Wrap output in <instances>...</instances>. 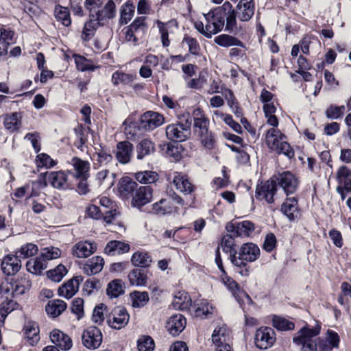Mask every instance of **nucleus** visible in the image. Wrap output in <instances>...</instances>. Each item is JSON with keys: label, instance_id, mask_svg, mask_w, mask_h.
<instances>
[{"label": "nucleus", "instance_id": "obj_58", "mask_svg": "<svg viewBox=\"0 0 351 351\" xmlns=\"http://www.w3.org/2000/svg\"><path fill=\"white\" fill-rule=\"evenodd\" d=\"M154 347V341L150 336L143 335L137 340V348L139 351H152Z\"/></svg>", "mask_w": 351, "mask_h": 351}, {"label": "nucleus", "instance_id": "obj_12", "mask_svg": "<svg viewBox=\"0 0 351 351\" xmlns=\"http://www.w3.org/2000/svg\"><path fill=\"white\" fill-rule=\"evenodd\" d=\"M140 121L143 130L148 132L162 125L165 122V118L159 112L147 111L141 116Z\"/></svg>", "mask_w": 351, "mask_h": 351}, {"label": "nucleus", "instance_id": "obj_39", "mask_svg": "<svg viewBox=\"0 0 351 351\" xmlns=\"http://www.w3.org/2000/svg\"><path fill=\"white\" fill-rule=\"evenodd\" d=\"M26 267L29 272L39 275L47 267V263L39 255L34 259L29 260L26 263Z\"/></svg>", "mask_w": 351, "mask_h": 351}, {"label": "nucleus", "instance_id": "obj_31", "mask_svg": "<svg viewBox=\"0 0 351 351\" xmlns=\"http://www.w3.org/2000/svg\"><path fill=\"white\" fill-rule=\"evenodd\" d=\"M130 249V246L128 243L120 241L113 240L109 241L107 243L104 249V252L108 255L113 256L116 254H121L126 253L129 252Z\"/></svg>", "mask_w": 351, "mask_h": 351}, {"label": "nucleus", "instance_id": "obj_15", "mask_svg": "<svg viewBox=\"0 0 351 351\" xmlns=\"http://www.w3.org/2000/svg\"><path fill=\"white\" fill-rule=\"evenodd\" d=\"M153 197V189L149 186H138L132 198L131 204L133 207L141 209L143 206L151 202Z\"/></svg>", "mask_w": 351, "mask_h": 351}, {"label": "nucleus", "instance_id": "obj_54", "mask_svg": "<svg viewBox=\"0 0 351 351\" xmlns=\"http://www.w3.org/2000/svg\"><path fill=\"white\" fill-rule=\"evenodd\" d=\"M135 178L140 183L152 184L158 180V175L154 171H145L136 173Z\"/></svg>", "mask_w": 351, "mask_h": 351}, {"label": "nucleus", "instance_id": "obj_60", "mask_svg": "<svg viewBox=\"0 0 351 351\" xmlns=\"http://www.w3.org/2000/svg\"><path fill=\"white\" fill-rule=\"evenodd\" d=\"M221 246L222 250L226 253H230V259L231 260L232 255L237 254V252L234 249V241L232 235L226 234L221 239Z\"/></svg>", "mask_w": 351, "mask_h": 351}, {"label": "nucleus", "instance_id": "obj_55", "mask_svg": "<svg viewBox=\"0 0 351 351\" xmlns=\"http://www.w3.org/2000/svg\"><path fill=\"white\" fill-rule=\"evenodd\" d=\"M153 210L157 215H164L172 213L173 208L169 200L162 199L158 202L153 204Z\"/></svg>", "mask_w": 351, "mask_h": 351}, {"label": "nucleus", "instance_id": "obj_56", "mask_svg": "<svg viewBox=\"0 0 351 351\" xmlns=\"http://www.w3.org/2000/svg\"><path fill=\"white\" fill-rule=\"evenodd\" d=\"M67 274V269L62 265H58L55 269L47 271V277L53 282H59Z\"/></svg>", "mask_w": 351, "mask_h": 351}, {"label": "nucleus", "instance_id": "obj_59", "mask_svg": "<svg viewBox=\"0 0 351 351\" xmlns=\"http://www.w3.org/2000/svg\"><path fill=\"white\" fill-rule=\"evenodd\" d=\"M273 326L279 330H291L294 329V324L288 319L274 316L272 319Z\"/></svg>", "mask_w": 351, "mask_h": 351}, {"label": "nucleus", "instance_id": "obj_42", "mask_svg": "<svg viewBox=\"0 0 351 351\" xmlns=\"http://www.w3.org/2000/svg\"><path fill=\"white\" fill-rule=\"evenodd\" d=\"M135 77V75L125 73L122 71H117L113 73L111 80L112 83L114 86H118L119 84L126 86L131 85Z\"/></svg>", "mask_w": 351, "mask_h": 351}, {"label": "nucleus", "instance_id": "obj_16", "mask_svg": "<svg viewBox=\"0 0 351 351\" xmlns=\"http://www.w3.org/2000/svg\"><path fill=\"white\" fill-rule=\"evenodd\" d=\"M192 117L193 119V130L197 136L203 134L204 132L209 130L210 121L201 108L194 109Z\"/></svg>", "mask_w": 351, "mask_h": 351}, {"label": "nucleus", "instance_id": "obj_4", "mask_svg": "<svg viewBox=\"0 0 351 351\" xmlns=\"http://www.w3.org/2000/svg\"><path fill=\"white\" fill-rule=\"evenodd\" d=\"M179 121L169 124L166 127V135L168 139L174 142L185 141L191 135V121L188 112L177 115Z\"/></svg>", "mask_w": 351, "mask_h": 351}, {"label": "nucleus", "instance_id": "obj_13", "mask_svg": "<svg viewBox=\"0 0 351 351\" xmlns=\"http://www.w3.org/2000/svg\"><path fill=\"white\" fill-rule=\"evenodd\" d=\"M279 186L283 189L287 195L296 192L299 181L294 174L290 171H285L280 173L276 180Z\"/></svg>", "mask_w": 351, "mask_h": 351}, {"label": "nucleus", "instance_id": "obj_2", "mask_svg": "<svg viewBox=\"0 0 351 351\" xmlns=\"http://www.w3.org/2000/svg\"><path fill=\"white\" fill-rule=\"evenodd\" d=\"M47 182L53 188L60 190L72 188V185L68 181L66 174L62 171L41 173L38 180L32 182V192L29 197L38 195V193L34 191V188H45L47 186Z\"/></svg>", "mask_w": 351, "mask_h": 351}, {"label": "nucleus", "instance_id": "obj_48", "mask_svg": "<svg viewBox=\"0 0 351 351\" xmlns=\"http://www.w3.org/2000/svg\"><path fill=\"white\" fill-rule=\"evenodd\" d=\"M73 58L78 71L81 72L95 71V66L93 64L90 60L86 59L85 57L78 54H74Z\"/></svg>", "mask_w": 351, "mask_h": 351}, {"label": "nucleus", "instance_id": "obj_5", "mask_svg": "<svg viewBox=\"0 0 351 351\" xmlns=\"http://www.w3.org/2000/svg\"><path fill=\"white\" fill-rule=\"evenodd\" d=\"M267 147L278 154H284L291 158L294 156V152L290 145L286 141V136L276 128L267 130L265 136Z\"/></svg>", "mask_w": 351, "mask_h": 351}, {"label": "nucleus", "instance_id": "obj_32", "mask_svg": "<svg viewBox=\"0 0 351 351\" xmlns=\"http://www.w3.org/2000/svg\"><path fill=\"white\" fill-rule=\"evenodd\" d=\"M66 308V302L60 299L49 300L45 306L47 313L51 317H58Z\"/></svg>", "mask_w": 351, "mask_h": 351}, {"label": "nucleus", "instance_id": "obj_26", "mask_svg": "<svg viewBox=\"0 0 351 351\" xmlns=\"http://www.w3.org/2000/svg\"><path fill=\"white\" fill-rule=\"evenodd\" d=\"M281 211L289 221H293L296 218L295 214L299 211L298 198L287 197L281 206Z\"/></svg>", "mask_w": 351, "mask_h": 351}, {"label": "nucleus", "instance_id": "obj_62", "mask_svg": "<svg viewBox=\"0 0 351 351\" xmlns=\"http://www.w3.org/2000/svg\"><path fill=\"white\" fill-rule=\"evenodd\" d=\"M61 255V250L55 247H47L42 250L40 256L47 262L50 260L58 258Z\"/></svg>", "mask_w": 351, "mask_h": 351}, {"label": "nucleus", "instance_id": "obj_43", "mask_svg": "<svg viewBox=\"0 0 351 351\" xmlns=\"http://www.w3.org/2000/svg\"><path fill=\"white\" fill-rule=\"evenodd\" d=\"M130 295L133 308H143L149 300V294L147 291H134Z\"/></svg>", "mask_w": 351, "mask_h": 351}, {"label": "nucleus", "instance_id": "obj_37", "mask_svg": "<svg viewBox=\"0 0 351 351\" xmlns=\"http://www.w3.org/2000/svg\"><path fill=\"white\" fill-rule=\"evenodd\" d=\"M229 332L226 326H220L215 329L212 341L216 348L223 346V345H229Z\"/></svg>", "mask_w": 351, "mask_h": 351}, {"label": "nucleus", "instance_id": "obj_63", "mask_svg": "<svg viewBox=\"0 0 351 351\" xmlns=\"http://www.w3.org/2000/svg\"><path fill=\"white\" fill-rule=\"evenodd\" d=\"M197 136L200 138L202 145L208 149H213L215 145V138L214 134L209 130L203 134H199Z\"/></svg>", "mask_w": 351, "mask_h": 351}, {"label": "nucleus", "instance_id": "obj_20", "mask_svg": "<svg viewBox=\"0 0 351 351\" xmlns=\"http://www.w3.org/2000/svg\"><path fill=\"white\" fill-rule=\"evenodd\" d=\"M21 267V259L16 254L5 256L1 263V269L7 276L15 274L20 270Z\"/></svg>", "mask_w": 351, "mask_h": 351}, {"label": "nucleus", "instance_id": "obj_22", "mask_svg": "<svg viewBox=\"0 0 351 351\" xmlns=\"http://www.w3.org/2000/svg\"><path fill=\"white\" fill-rule=\"evenodd\" d=\"M82 281L80 276H76L68 280L58 289V295L61 297L71 298L78 291L79 285Z\"/></svg>", "mask_w": 351, "mask_h": 351}, {"label": "nucleus", "instance_id": "obj_33", "mask_svg": "<svg viewBox=\"0 0 351 351\" xmlns=\"http://www.w3.org/2000/svg\"><path fill=\"white\" fill-rule=\"evenodd\" d=\"M99 204L104 208L102 210L105 213L104 221L111 223L118 214L116 209H113V202L108 197H102L99 199Z\"/></svg>", "mask_w": 351, "mask_h": 351}, {"label": "nucleus", "instance_id": "obj_64", "mask_svg": "<svg viewBox=\"0 0 351 351\" xmlns=\"http://www.w3.org/2000/svg\"><path fill=\"white\" fill-rule=\"evenodd\" d=\"M36 162L38 167L51 168L56 165V162L45 153L38 154Z\"/></svg>", "mask_w": 351, "mask_h": 351}, {"label": "nucleus", "instance_id": "obj_10", "mask_svg": "<svg viewBox=\"0 0 351 351\" xmlns=\"http://www.w3.org/2000/svg\"><path fill=\"white\" fill-rule=\"evenodd\" d=\"M130 319V315L123 306H116L109 315L108 323L114 329H121L127 325Z\"/></svg>", "mask_w": 351, "mask_h": 351}, {"label": "nucleus", "instance_id": "obj_19", "mask_svg": "<svg viewBox=\"0 0 351 351\" xmlns=\"http://www.w3.org/2000/svg\"><path fill=\"white\" fill-rule=\"evenodd\" d=\"M236 13L240 21H250L254 13L253 0H241L237 5Z\"/></svg>", "mask_w": 351, "mask_h": 351}, {"label": "nucleus", "instance_id": "obj_8", "mask_svg": "<svg viewBox=\"0 0 351 351\" xmlns=\"http://www.w3.org/2000/svg\"><path fill=\"white\" fill-rule=\"evenodd\" d=\"M224 275L225 276L222 278L224 285L231 291L242 309L245 311L246 304L248 305L252 304L251 298L245 291L239 289V285L234 280L228 276L226 273Z\"/></svg>", "mask_w": 351, "mask_h": 351}, {"label": "nucleus", "instance_id": "obj_9", "mask_svg": "<svg viewBox=\"0 0 351 351\" xmlns=\"http://www.w3.org/2000/svg\"><path fill=\"white\" fill-rule=\"evenodd\" d=\"M276 192V181L271 178L256 186L255 195L256 199H264L268 204H272L274 202V196Z\"/></svg>", "mask_w": 351, "mask_h": 351}, {"label": "nucleus", "instance_id": "obj_52", "mask_svg": "<svg viewBox=\"0 0 351 351\" xmlns=\"http://www.w3.org/2000/svg\"><path fill=\"white\" fill-rule=\"evenodd\" d=\"M108 295L110 298H117L124 293L122 281L119 279L114 280L109 282L106 290Z\"/></svg>", "mask_w": 351, "mask_h": 351}, {"label": "nucleus", "instance_id": "obj_47", "mask_svg": "<svg viewBox=\"0 0 351 351\" xmlns=\"http://www.w3.org/2000/svg\"><path fill=\"white\" fill-rule=\"evenodd\" d=\"M17 302L13 300H4L0 304V326H3L7 316L17 308Z\"/></svg>", "mask_w": 351, "mask_h": 351}, {"label": "nucleus", "instance_id": "obj_6", "mask_svg": "<svg viewBox=\"0 0 351 351\" xmlns=\"http://www.w3.org/2000/svg\"><path fill=\"white\" fill-rule=\"evenodd\" d=\"M319 328H309L303 327L293 337V343L298 346L301 351H317V344L313 338L319 333Z\"/></svg>", "mask_w": 351, "mask_h": 351}, {"label": "nucleus", "instance_id": "obj_57", "mask_svg": "<svg viewBox=\"0 0 351 351\" xmlns=\"http://www.w3.org/2000/svg\"><path fill=\"white\" fill-rule=\"evenodd\" d=\"M37 245L34 243H29L21 246L20 250L17 251L16 254L18 256V257H19L20 259H25L30 256H33L37 253Z\"/></svg>", "mask_w": 351, "mask_h": 351}, {"label": "nucleus", "instance_id": "obj_41", "mask_svg": "<svg viewBox=\"0 0 351 351\" xmlns=\"http://www.w3.org/2000/svg\"><path fill=\"white\" fill-rule=\"evenodd\" d=\"M214 41L218 45L223 47L238 46L243 47V43L238 38L228 34H221L215 38Z\"/></svg>", "mask_w": 351, "mask_h": 351}, {"label": "nucleus", "instance_id": "obj_18", "mask_svg": "<svg viewBox=\"0 0 351 351\" xmlns=\"http://www.w3.org/2000/svg\"><path fill=\"white\" fill-rule=\"evenodd\" d=\"M186 318L182 314L172 315L167 322L166 328L172 336H178L185 328Z\"/></svg>", "mask_w": 351, "mask_h": 351}, {"label": "nucleus", "instance_id": "obj_11", "mask_svg": "<svg viewBox=\"0 0 351 351\" xmlns=\"http://www.w3.org/2000/svg\"><path fill=\"white\" fill-rule=\"evenodd\" d=\"M275 332L269 327H263L258 329L255 334L254 341L257 348L267 349L275 342Z\"/></svg>", "mask_w": 351, "mask_h": 351}, {"label": "nucleus", "instance_id": "obj_27", "mask_svg": "<svg viewBox=\"0 0 351 351\" xmlns=\"http://www.w3.org/2000/svg\"><path fill=\"white\" fill-rule=\"evenodd\" d=\"M70 163L75 170V178H89L90 163L88 161L78 157H73Z\"/></svg>", "mask_w": 351, "mask_h": 351}, {"label": "nucleus", "instance_id": "obj_21", "mask_svg": "<svg viewBox=\"0 0 351 351\" xmlns=\"http://www.w3.org/2000/svg\"><path fill=\"white\" fill-rule=\"evenodd\" d=\"M134 151L133 145L128 141L119 142L117 145L116 158L121 164L130 161Z\"/></svg>", "mask_w": 351, "mask_h": 351}, {"label": "nucleus", "instance_id": "obj_38", "mask_svg": "<svg viewBox=\"0 0 351 351\" xmlns=\"http://www.w3.org/2000/svg\"><path fill=\"white\" fill-rule=\"evenodd\" d=\"M99 25V22L95 20L94 14L90 13V20L84 26L82 39L84 41H89L95 36V31Z\"/></svg>", "mask_w": 351, "mask_h": 351}, {"label": "nucleus", "instance_id": "obj_17", "mask_svg": "<svg viewBox=\"0 0 351 351\" xmlns=\"http://www.w3.org/2000/svg\"><path fill=\"white\" fill-rule=\"evenodd\" d=\"M97 250V244L89 241H80L74 245L72 254L77 258H86L93 254Z\"/></svg>", "mask_w": 351, "mask_h": 351}, {"label": "nucleus", "instance_id": "obj_34", "mask_svg": "<svg viewBox=\"0 0 351 351\" xmlns=\"http://www.w3.org/2000/svg\"><path fill=\"white\" fill-rule=\"evenodd\" d=\"M138 187V185L136 182L129 177H124L120 181L119 191L123 197H128L129 195H132L133 197Z\"/></svg>", "mask_w": 351, "mask_h": 351}, {"label": "nucleus", "instance_id": "obj_25", "mask_svg": "<svg viewBox=\"0 0 351 351\" xmlns=\"http://www.w3.org/2000/svg\"><path fill=\"white\" fill-rule=\"evenodd\" d=\"M172 182L178 190L185 194H190L195 189L187 176L178 172L173 173Z\"/></svg>", "mask_w": 351, "mask_h": 351}, {"label": "nucleus", "instance_id": "obj_24", "mask_svg": "<svg viewBox=\"0 0 351 351\" xmlns=\"http://www.w3.org/2000/svg\"><path fill=\"white\" fill-rule=\"evenodd\" d=\"M3 125L6 130L12 133L18 131L21 126L22 116L20 112H14L2 115Z\"/></svg>", "mask_w": 351, "mask_h": 351}, {"label": "nucleus", "instance_id": "obj_61", "mask_svg": "<svg viewBox=\"0 0 351 351\" xmlns=\"http://www.w3.org/2000/svg\"><path fill=\"white\" fill-rule=\"evenodd\" d=\"M135 6L130 2H126L121 11L120 22L121 24H127L132 19L134 13Z\"/></svg>", "mask_w": 351, "mask_h": 351}, {"label": "nucleus", "instance_id": "obj_35", "mask_svg": "<svg viewBox=\"0 0 351 351\" xmlns=\"http://www.w3.org/2000/svg\"><path fill=\"white\" fill-rule=\"evenodd\" d=\"M128 279L133 286H145L147 280V273L142 268H136L129 273Z\"/></svg>", "mask_w": 351, "mask_h": 351}, {"label": "nucleus", "instance_id": "obj_51", "mask_svg": "<svg viewBox=\"0 0 351 351\" xmlns=\"http://www.w3.org/2000/svg\"><path fill=\"white\" fill-rule=\"evenodd\" d=\"M226 99L228 106L231 108L232 112L234 114L237 118L241 119L243 117V112L239 107V103L234 95V93L230 90H227V94H226Z\"/></svg>", "mask_w": 351, "mask_h": 351}, {"label": "nucleus", "instance_id": "obj_14", "mask_svg": "<svg viewBox=\"0 0 351 351\" xmlns=\"http://www.w3.org/2000/svg\"><path fill=\"white\" fill-rule=\"evenodd\" d=\"M82 339L85 347L88 349H96L102 342V334L97 327L90 326L84 331Z\"/></svg>", "mask_w": 351, "mask_h": 351}, {"label": "nucleus", "instance_id": "obj_23", "mask_svg": "<svg viewBox=\"0 0 351 351\" xmlns=\"http://www.w3.org/2000/svg\"><path fill=\"white\" fill-rule=\"evenodd\" d=\"M50 339L57 348L64 350L71 348L73 343L71 338L59 330H53L51 332Z\"/></svg>", "mask_w": 351, "mask_h": 351}, {"label": "nucleus", "instance_id": "obj_45", "mask_svg": "<svg viewBox=\"0 0 351 351\" xmlns=\"http://www.w3.org/2000/svg\"><path fill=\"white\" fill-rule=\"evenodd\" d=\"M152 261V258L147 252H136L132 255L131 258L132 263L134 266L139 267H149Z\"/></svg>", "mask_w": 351, "mask_h": 351}, {"label": "nucleus", "instance_id": "obj_46", "mask_svg": "<svg viewBox=\"0 0 351 351\" xmlns=\"http://www.w3.org/2000/svg\"><path fill=\"white\" fill-rule=\"evenodd\" d=\"M25 334L29 344L35 345L39 340V328L35 322H28L25 326Z\"/></svg>", "mask_w": 351, "mask_h": 351}, {"label": "nucleus", "instance_id": "obj_36", "mask_svg": "<svg viewBox=\"0 0 351 351\" xmlns=\"http://www.w3.org/2000/svg\"><path fill=\"white\" fill-rule=\"evenodd\" d=\"M155 152V144L151 140L145 138L141 140L136 146V158L142 160Z\"/></svg>", "mask_w": 351, "mask_h": 351}, {"label": "nucleus", "instance_id": "obj_30", "mask_svg": "<svg viewBox=\"0 0 351 351\" xmlns=\"http://www.w3.org/2000/svg\"><path fill=\"white\" fill-rule=\"evenodd\" d=\"M104 261L101 256H96L88 260L83 265V271L88 276L100 272L104 267Z\"/></svg>", "mask_w": 351, "mask_h": 351}, {"label": "nucleus", "instance_id": "obj_44", "mask_svg": "<svg viewBox=\"0 0 351 351\" xmlns=\"http://www.w3.org/2000/svg\"><path fill=\"white\" fill-rule=\"evenodd\" d=\"M196 317H206L208 314L213 313V306L206 300L201 299L195 302L194 306Z\"/></svg>", "mask_w": 351, "mask_h": 351}, {"label": "nucleus", "instance_id": "obj_7", "mask_svg": "<svg viewBox=\"0 0 351 351\" xmlns=\"http://www.w3.org/2000/svg\"><path fill=\"white\" fill-rule=\"evenodd\" d=\"M146 17L136 18L127 28L125 32V40L133 46L138 45V40L147 32Z\"/></svg>", "mask_w": 351, "mask_h": 351}, {"label": "nucleus", "instance_id": "obj_50", "mask_svg": "<svg viewBox=\"0 0 351 351\" xmlns=\"http://www.w3.org/2000/svg\"><path fill=\"white\" fill-rule=\"evenodd\" d=\"M237 13L236 11L232 8V5L230 3V11L226 14V25L225 30L230 33L236 34L237 32Z\"/></svg>", "mask_w": 351, "mask_h": 351}, {"label": "nucleus", "instance_id": "obj_1", "mask_svg": "<svg viewBox=\"0 0 351 351\" xmlns=\"http://www.w3.org/2000/svg\"><path fill=\"white\" fill-rule=\"evenodd\" d=\"M260 256L258 246L253 243L243 244L237 254L232 255L231 263L235 267V271L242 276H248L250 273V267L247 263L256 261Z\"/></svg>", "mask_w": 351, "mask_h": 351}, {"label": "nucleus", "instance_id": "obj_49", "mask_svg": "<svg viewBox=\"0 0 351 351\" xmlns=\"http://www.w3.org/2000/svg\"><path fill=\"white\" fill-rule=\"evenodd\" d=\"M56 19L62 23L65 27H69L71 24L70 13L66 7L60 5H56L54 9Z\"/></svg>", "mask_w": 351, "mask_h": 351}, {"label": "nucleus", "instance_id": "obj_3", "mask_svg": "<svg viewBox=\"0 0 351 351\" xmlns=\"http://www.w3.org/2000/svg\"><path fill=\"white\" fill-rule=\"evenodd\" d=\"M230 11V3L226 1L222 5L204 14L206 21V38H211L213 35L221 32L225 25L226 14Z\"/></svg>", "mask_w": 351, "mask_h": 351}, {"label": "nucleus", "instance_id": "obj_28", "mask_svg": "<svg viewBox=\"0 0 351 351\" xmlns=\"http://www.w3.org/2000/svg\"><path fill=\"white\" fill-rule=\"evenodd\" d=\"M229 232H231L237 236H250L255 229L254 223L250 221H243L238 223L236 226L231 225L227 228Z\"/></svg>", "mask_w": 351, "mask_h": 351}, {"label": "nucleus", "instance_id": "obj_29", "mask_svg": "<svg viewBox=\"0 0 351 351\" xmlns=\"http://www.w3.org/2000/svg\"><path fill=\"white\" fill-rule=\"evenodd\" d=\"M337 186L344 187L346 193H351V169L347 166H341L337 171Z\"/></svg>", "mask_w": 351, "mask_h": 351}, {"label": "nucleus", "instance_id": "obj_40", "mask_svg": "<svg viewBox=\"0 0 351 351\" xmlns=\"http://www.w3.org/2000/svg\"><path fill=\"white\" fill-rule=\"evenodd\" d=\"M172 304L176 309L186 310L191 306V299L187 293L179 291L175 295Z\"/></svg>", "mask_w": 351, "mask_h": 351}, {"label": "nucleus", "instance_id": "obj_53", "mask_svg": "<svg viewBox=\"0 0 351 351\" xmlns=\"http://www.w3.org/2000/svg\"><path fill=\"white\" fill-rule=\"evenodd\" d=\"M123 125L125 126V132L127 135H130L131 138H134L137 135L140 134L141 130H143V128H141V121L139 122L137 121H131L130 119H126L123 123Z\"/></svg>", "mask_w": 351, "mask_h": 351}]
</instances>
